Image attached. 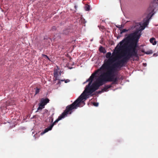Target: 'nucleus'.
I'll list each match as a JSON object with an SVG mask.
<instances>
[{
	"label": "nucleus",
	"mask_w": 158,
	"mask_h": 158,
	"mask_svg": "<svg viewBox=\"0 0 158 158\" xmlns=\"http://www.w3.org/2000/svg\"><path fill=\"white\" fill-rule=\"evenodd\" d=\"M49 100L48 98H42L41 99L40 102L45 106L47 103L49 102Z\"/></svg>",
	"instance_id": "6"
},
{
	"label": "nucleus",
	"mask_w": 158,
	"mask_h": 158,
	"mask_svg": "<svg viewBox=\"0 0 158 158\" xmlns=\"http://www.w3.org/2000/svg\"><path fill=\"white\" fill-rule=\"evenodd\" d=\"M49 121L51 122H52L53 120V118L52 117H49Z\"/></svg>",
	"instance_id": "16"
},
{
	"label": "nucleus",
	"mask_w": 158,
	"mask_h": 158,
	"mask_svg": "<svg viewBox=\"0 0 158 158\" xmlns=\"http://www.w3.org/2000/svg\"><path fill=\"white\" fill-rule=\"evenodd\" d=\"M157 56V54L156 53H154L153 55V56Z\"/></svg>",
	"instance_id": "23"
},
{
	"label": "nucleus",
	"mask_w": 158,
	"mask_h": 158,
	"mask_svg": "<svg viewBox=\"0 0 158 158\" xmlns=\"http://www.w3.org/2000/svg\"><path fill=\"white\" fill-rule=\"evenodd\" d=\"M106 57L108 59L104 60L103 64L97 72L102 70V72L117 78L118 70V44L117 45L112 55L110 52H108Z\"/></svg>",
	"instance_id": "2"
},
{
	"label": "nucleus",
	"mask_w": 158,
	"mask_h": 158,
	"mask_svg": "<svg viewBox=\"0 0 158 158\" xmlns=\"http://www.w3.org/2000/svg\"><path fill=\"white\" fill-rule=\"evenodd\" d=\"M0 108H1V110H2V109H2V106H1V107H0Z\"/></svg>",
	"instance_id": "26"
},
{
	"label": "nucleus",
	"mask_w": 158,
	"mask_h": 158,
	"mask_svg": "<svg viewBox=\"0 0 158 158\" xmlns=\"http://www.w3.org/2000/svg\"><path fill=\"white\" fill-rule=\"evenodd\" d=\"M96 73L97 72L95 73H92L89 78L84 83H85L89 81V83L88 84V86H90L91 84L93 79L94 78Z\"/></svg>",
	"instance_id": "5"
},
{
	"label": "nucleus",
	"mask_w": 158,
	"mask_h": 158,
	"mask_svg": "<svg viewBox=\"0 0 158 158\" xmlns=\"http://www.w3.org/2000/svg\"><path fill=\"white\" fill-rule=\"evenodd\" d=\"M78 99H79L77 100H76L72 104L67 106L64 112L58 117L57 119L51 125L45 129L42 132L40 133V135H43L48 131L51 130L53 126L56 125L59 121L61 120L62 118H64L68 114H71L73 112L72 110L73 109H77L79 106L78 103H76L78 101Z\"/></svg>",
	"instance_id": "4"
},
{
	"label": "nucleus",
	"mask_w": 158,
	"mask_h": 158,
	"mask_svg": "<svg viewBox=\"0 0 158 158\" xmlns=\"http://www.w3.org/2000/svg\"><path fill=\"white\" fill-rule=\"evenodd\" d=\"M153 53V52L152 50H150L148 51L145 52V54H152Z\"/></svg>",
	"instance_id": "14"
},
{
	"label": "nucleus",
	"mask_w": 158,
	"mask_h": 158,
	"mask_svg": "<svg viewBox=\"0 0 158 158\" xmlns=\"http://www.w3.org/2000/svg\"><path fill=\"white\" fill-rule=\"evenodd\" d=\"M104 91H102H102H99L98 92V93L99 94H101V93H102Z\"/></svg>",
	"instance_id": "22"
},
{
	"label": "nucleus",
	"mask_w": 158,
	"mask_h": 158,
	"mask_svg": "<svg viewBox=\"0 0 158 158\" xmlns=\"http://www.w3.org/2000/svg\"><path fill=\"white\" fill-rule=\"evenodd\" d=\"M108 75L107 73L102 72L100 75L97 79L96 82L93 83L90 86H88V84L86 86L84 91L76 99L79 98L76 103H78L79 106L78 107H82L85 104V101L87 98V95L85 92L91 94L105 83L109 82L116 81L117 78H114Z\"/></svg>",
	"instance_id": "3"
},
{
	"label": "nucleus",
	"mask_w": 158,
	"mask_h": 158,
	"mask_svg": "<svg viewBox=\"0 0 158 158\" xmlns=\"http://www.w3.org/2000/svg\"><path fill=\"white\" fill-rule=\"evenodd\" d=\"M111 87V85H107L105 86L102 89V90L104 92L106 91L108 89Z\"/></svg>",
	"instance_id": "8"
},
{
	"label": "nucleus",
	"mask_w": 158,
	"mask_h": 158,
	"mask_svg": "<svg viewBox=\"0 0 158 158\" xmlns=\"http://www.w3.org/2000/svg\"><path fill=\"white\" fill-rule=\"evenodd\" d=\"M60 81H64L65 83H67L68 82H69L70 81V80L69 79H67V80H59V81L58 82V84H60Z\"/></svg>",
	"instance_id": "13"
},
{
	"label": "nucleus",
	"mask_w": 158,
	"mask_h": 158,
	"mask_svg": "<svg viewBox=\"0 0 158 158\" xmlns=\"http://www.w3.org/2000/svg\"><path fill=\"white\" fill-rule=\"evenodd\" d=\"M141 52L143 53H145V51L143 49H141Z\"/></svg>",
	"instance_id": "21"
},
{
	"label": "nucleus",
	"mask_w": 158,
	"mask_h": 158,
	"mask_svg": "<svg viewBox=\"0 0 158 158\" xmlns=\"http://www.w3.org/2000/svg\"><path fill=\"white\" fill-rule=\"evenodd\" d=\"M85 9L86 11H89L90 10V6L88 4L85 5Z\"/></svg>",
	"instance_id": "12"
},
{
	"label": "nucleus",
	"mask_w": 158,
	"mask_h": 158,
	"mask_svg": "<svg viewBox=\"0 0 158 158\" xmlns=\"http://www.w3.org/2000/svg\"><path fill=\"white\" fill-rule=\"evenodd\" d=\"M155 40V39L154 38H152L150 39V42L153 45H155L156 44V42Z\"/></svg>",
	"instance_id": "10"
},
{
	"label": "nucleus",
	"mask_w": 158,
	"mask_h": 158,
	"mask_svg": "<svg viewBox=\"0 0 158 158\" xmlns=\"http://www.w3.org/2000/svg\"><path fill=\"white\" fill-rule=\"evenodd\" d=\"M42 56L43 57H46L47 59H48V60H49V58H48V56H47V55H45V54H42Z\"/></svg>",
	"instance_id": "19"
},
{
	"label": "nucleus",
	"mask_w": 158,
	"mask_h": 158,
	"mask_svg": "<svg viewBox=\"0 0 158 158\" xmlns=\"http://www.w3.org/2000/svg\"><path fill=\"white\" fill-rule=\"evenodd\" d=\"M125 77L124 76H121L120 78V79L119 78V82H120V80L121 79V80H123L124 79H125Z\"/></svg>",
	"instance_id": "20"
},
{
	"label": "nucleus",
	"mask_w": 158,
	"mask_h": 158,
	"mask_svg": "<svg viewBox=\"0 0 158 158\" xmlns=\"http://www.w3.org/2000/svg\"><path fill=\"white\" fill-rule=\"evenodd\" d=\"M148 10L149 14L143 25H142L140 23H139V31L130 34L119 43V44L122 45L123 48L121 53H119V70L131 58L138 56L137 48L139 39L141 35V31L148 25L149 19L154 14V9L153 7H149Z\"/></svg>",
	"instance_id": "1"
},
{
	"label": "nucleus",
	"mask_w": 158,
	"mask_h": 158,
	"mask_svg": "<svg viewBox=\"0 0 158 158\" xmlns=\"http://www.w3.org/2000/svg\"><path fill=\"white\" fill-rule=\"evenodd\" d=\"M52 29L53 30H55L56 29V27H52Z\"/></svg>",
	"instance_id": "24"
},
{
	"label": "nucleus",
	"mask_w": 158,
	"mask_h": 158,
	"mask_svg": "<svg viewBox=\"0 0 158 158\" xmlns=\"http://www.w3.org/2000/svg\"><path fill=\"white\" fill-rule=\"evenodd\" d=\"M77 7V6L75 5V9H76Z\"/></svg>",
	"instance_id": "25"
},
{
	"label": "nucleus",
	"mask_w": 158,
	"mask_h": 158,
	"mask_svg": "<svg viewBox=\"0 0 158 158\" xmlns=\"http://www.w3.org/2000/svg\"><path fill=\"white\" fill-rule=\"evenodd\" d=\"M40 89L38 88H36L35 94H38L40 92Z\"/></svg>",
	"instance_id": "15"
},
{
	"label": "nucleus",
	"mask_w": 158,
	"mask_h": 158,
	"mask_svg": "<svg viewBox=\"0 0 158 158\" xmlns=\"http://www.w3.org/2000/svg\"><path fill=\"white\" fill-rule=\"evenodd\" d=\"M117 27H118V26H117Z\"/></svg>",
	"instance_id": "28"
},
{
	"label": "nucleus",
	"mask_w": 158,
	"mask_h": 158,
	"mask_svg": "<svg viewBox=\"0 0 158 158\" xmlns=\"http://www.w3.org/2000/svg\"><path fill=\"white\" fill-rule=\"evenodd\" d=\"M128 31V30H126V29H123L122 31L121 32V34H122L123 33L125 32Z\"/></svg>",
	"instance_id": "18"
},
{
	"label": "nucleus",
	"mask_w": 158,
	"mask_h": 158,
	"mask_svg": "<svg viewBox=\"0 0 158 158\" xmlns=\"http://www.w3.org/2000/svg\"><path fill=\"white\" fill-rule=\"evenodd\" d=\"M58 71L57 69L56 70L55 69L54 72V76L55 77V79L54 80V81H56L57 80H58Z\"/></svg>",
	"instance_id": "7"
},
{
	"label": "nucleus",
	"mask_w": 158,
	"mask_h": 158,
	"mask_svg": "<svg viewBox=\"0 0 158 158\" xmlns=\"http://www.w3.org/2000/svg\"><path fill=\"white\" fill-rule=\"evenodd\" d=\"M117 39L118 38V35H117Z\"/></svg>",
	"instance_id": "27"
},
{
	"label": "nucleus",
	"mask_w": 158,
	"mask_h": 158,
	"mask_svg": "<svg viewBox=\"0 0 158 158\" xmlns=\"http://www.w3.org/2000/svg\"><path fill=\"white\" fill-rule=\"evenodd\" d=\"M39 106L38 107V108H37L38 111L40 110H41L42 109L44 108L45 106L42 103H41L40 102V103H39Z\"/></svg>",
	"instance_id": "9"
},
{
	"label": "nucleus",
	"mask_w": 158,
	"mask_h": 158,
	"mask_svg": "<svg viewBox=\"0 0 158 158\" xmlns=\"http://www.w3.org/2000/svg\"><path fill=\"white\" fill-rule=\"evenodd\" d=\"M93 105L94 106H97L98 105V103L97 102H94L93 103Z\"/></svg>",
	"instance_id": "17"
},
{
	"label": "nucleus",
	"mask_w": 158,
	"mask_h": 158,
	"mask_svg": "<svg viewBox=\"0 0 158 158\" xmlns=\"http://www.w3.org/2000/svg\"><path fill=\"white\" fill-rule=\"evenodd\" d=\"M99 50L100 52L104 53H106V50L102 46H101L100 47Z\"/></svg>",
	"instance_id": "11"
}]
</instances>
